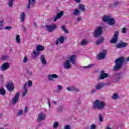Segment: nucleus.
Listing matches in <instances>:
<instances>
[{"instance_id":"obj_1","label":"nucleus","mask_w":129,"mask_h":129,"mask_svg":"<svg viewBox=\"0 0 129 129\" xmlns=\"http://www.w3.org/2000/svg\"><path fill=\"white\" fill-rule=\"evenodd\" d=\"M106 106L105 102L97 99L93 102L92 107L94 109H104Z\"/></svg>"},{"instance_id":"obj_2","label":"nucleus","mask_w":129,"mask_h":129,"mask_svg":"<svg viewBox=\"0 0 129 129\" xmlns=\"http://www.w3.org/2000/svg\"><path fill=\"white\" fill-rule=\"evenodd\" d=\"M124 62V58L121 57L115 60V66L113 68V70H119L121 67L122 66V64Z\"/></svg>"},{"instance_id":"obj_3","label":"nucleus","mask_w":129,"mask_h":129,"mask_svg":"<svg viewBox=\"0 0 129 129\" xmlns=\"http://www.w3.org/2000/svg\"><path fill=\"white\" fill-rule=\"evenodd\" d=\"M113 76L115 78V80L116 82H118L120 79H122L124 77L123 74L120 73H115L113 75Z\"/></svg>"},{"instance_id":"obj_4","label":"nucleus","mask_w":129,"mask_h":129,"mask_svg":"<svg viewBox=\"0 0 129 129\" xmlns=\"http://www.w3.org/2000/svg\"><path fill=\"white\" fill-rule=\"evenodd\" d=\"M102 34V27H98L96 28L94 32V37H98Z\"/></svg>"},{"instance_id":"obj_5","label":"nucleus","mask_w":129,"mask_h":129,"mask_svg":"<svg viewBox=\"0 0 129 129\" xmlns=\"http://www.w3.org/2000/svg\"><path fill=\"white\" fill-rule=\"evenodd\" d=\"M118 35H119V32L117 31H115L113 38H112L110 42L112 44H115V43L117 42V38L118 37Z\"/></svg>"},{"instance_id":"obj_6","label":"nucleus","mask_w":129,"mask_h":129,"mask_svg":"<svg viewBox=\"0 0 129 129\" xmlns=\"http://www.w3.org/2000/svg\"><path fill=\"white\" fill-rule=\"evenodd\" d=\"M76 58H77V56L75 55H70L68 57L69 61H70V63L73 65H75V64H76Z\"/></svg>"},{"instance_id":"obj_7","label":"nucleus","mask_w":129,"mask_h":129,"mask_svg":"<svg viewBox=\"0 0 129 129\" xmlns=\"http://www.w3.org/2000/svg\"><path fill=\"white\" fill-rule=\"evenodd\" d=\"M105 56H106V50H103L102 52H100L97 56L98 60H101L102 59H104L105 58Z\"/></svg>"},{"instance_id":"obj_8","label":"nucleus","mask_w":129,"mask_h":129,"mask_svg":"<svg viewBox=\"0 0 129 129\" xmlns=\"http://www.w3.org/2000/svg\"><path fill=\"white\" fill-rule=\"evenodd\" d=\"M46 28H47V30L48 32H53V31L56 30L57 26L55 24L52 25H46Z\"/></svg>"},{"instance_id":"obj_9","label":"nucleus","mask_w":129,"mask_h":129,"mask_svg":"<svg viewBox=\"0 0 129 129\" xmlns=\"http://www.w3.org/2000/svg\"><path fill=\"white\" fill-rule=\"evenodd\" d=\"M19 97H20V92H17L12 100L13 104H16V103L18 102V101L19 100Z\"/></svg>"},{"instance_id":"obj_10","label":"nucleus","mask_w":129,"mask_h":129,"mask_svg":"<svg viewBox=\"0 0 129 129\" xmlns=\"http://www.w3.org/2000/svg\"><path fill=\"white\" fill-rule=\"evenodd\" d=\"M106 77H108V74L104 73V71H101L100 75L98 78V80L104 79V78H106Z\"/></svg>"},{"instance_id":"obj_11","label":"nucleus","mask_w":129,"mask_h":129,"mask_svg":"<svg viewBox=\"0 0 129 129\" xmlns=\"http://www.w3.org/2000/svg\"><path fill=\"white\" fill-rule=\"evenodd\" d=\"M45 119H46V115L43 113H40L37 117L38 121H42V120H45Z\"/></svg>"},{"instance_id":"obj_12","label":"nucleus","mask_w":129,"mask_h":129,"mask_svg":"<svg viewBox=\"0 0 129 129\" xmlns=\"http://www.w3.org/2000/svg\"><path fill=\"white\" fill-rule=\"evenodd\" d=\"M35 4H36V0H28V4H27L26 8L29 9L31 7H34L35 6Z\"/></svg>"},{"instance_id":"obj_13","label":"nucleus","mask_w":129,"mask_h":129,"mask_svg":"<svg viewBox=\"0 0 129 129\" xmlns=\"http://www.w3.org/2000/svg\"><path fill=\"white\" fill-rule=\"evenodd\" d=\"M111 18V15H105L102 17V20L103 22L107 23Z\"/></svg>"},{"instance_id":"obj_14","label":"nucleus","mask_w":129,"mask_h":129,"mask_svg":"<svg viewBox=\"0 0 129 129\" xmlns=\"http://www.w3.org/2000/svg\"><path fill=\"white\" fill-rule=\"evenodd\" d=\"M10 63L5 62L3 63L1 66V69L2 71H5V70H7L10 68Z\"/></svg>"},{"instance_id":"obj_15","label":"nucleus","mask_w":129,"mask_h":129,"mask_svg":"<svg viewBox=\"0 0 129 129\" xmlns=\"http://www.w3.org/2000/svg\"><path fill=\"white\" fill-rule=\"evenodd\" d=\"M64 41H65V38L63 36H61L60 38H57L56 45L58 46V45H59V43L63 44V43H64Z\"/></svg>"},{"instance_id":"obj_16","label":"nucleus","mask_w":129,"mask_h":129,"mask_svg":"<svg viewBox=\"0 0 129 129\" xmlns=\"http://www.w3.org/2000/svg\"><path fill=\"white\" fill-rule=\"evenodd\" d=\"M104 86H105L104 83H99L95 86V88L97 90H100V89L103 88Z\"/></svg>"},{"instance_id":"obj_17","label":"nucleus","mask_w":129,"mask_h":129,"mask_svg":"<svg viewBox=\"0 0 129 129\" xmlns=\"http://www.w3.org/2000/svg\"><path fill=\"white\" fill-rule=\"evenodd\" d=\"M6 88L9 91H13L14 90V84L13 83H10L6 85Z\"/></svg>"},{"instance_id":"obj_18","label":"nucleus","mask_w":129,"mask_h":129,"mask_svg":"<svg viewBox=\"0 0 129 129\" xmlns=\"http://www.w3.org/2000/svg\"><path fill=\"white\" fill-rule=\"evenodd\" d=\"M63 15H64V11H61V12L57 13V14L56 15V16L54 19V21L56 22V21H57V20H58V19H60L61 18V17H62V16H63Z\"/></svg>"},{"instance_id":"obj_19","label":"nucleus","mask_w":129,"mask_h":129,"mask_svg":"<svg viewBox=\"0 0 129 129\" xmlns=\"http://www.w3.org/2000/svg\"><path fill=\"white\" fill-rule=\"evenodd\" d=\"M72 67L70 60H67L65 62V68L66 69H70Z\"/></svg>"},{"instance_id":"obj_20","label":"nucleus","mask_w":129,"mask_h":129,"mask_svg":"<svg viewBox=\"0 0 129 129\" xmlns=\"http://www.w3.org/2000/svg\"><path fill=\"white\" fill-rule=\"evenodd\" d=\"M68 91H79V90L75 87H69L66 88Z\"/></svg>"},{"instance_id":"obj_21","label":"nucleus","mask_w":129,"mask_h":129,"mask_svg":"<svg viewBox=\"0 0 129 129\" xmlns=\"http://www.w3.org/2000/svg\"><path fill=\"white\" fill-rule=\"evenodd\" d=\"M78 8L80 11L82 12H85V5L82 4H79L78 6Z\"/></svg>"},{"instance_id":"obj_22","label":"nucleus","mask_w":129,"mask_h":129,"mask_svg":"<svg viewBox=\"0 0 129 129\" xmlns=\"http://www.w3.org/2000/svg\"><path fill=\"white\" fill-rule=\"evenodd\" d=\"M44 50H45V47H44V46L43 45H37L36 47V50L37 52H41L42 51H44Z\"/></svg>"},{"instance_id":"obj_23","label":"nucleus","mask_w":129,"mask_h":129,"mask_svg":"<svg viewBox=\"0 0 129 129\" xmlns=\"http://www.w3.org/2000/svg\"><path fill=\"white\" fill-rule=\"evenodd\" d=\"M108 25H110V26H112L113 25H114L115 23V21L114 20V19L112 18V17L111 16V18L109 19V21L107 22Z\"/></svg>"},{"instance_id":"obj_24","label":"nucleus","mask_w":129,"mask_h":129,"mask_svg":"<svg viewBox=\"0 0 129 129\" xmlns=\"http://www.w3.org/2000/svg\"><path fill=\"white\" fill-rule=\"evenodd\" d=\"M27 83L24 84V87H23V89L24 90V92L22 93V96H25L27 93H28V89H27Z\"/></svg>"},{"instance_id":"obj_25","label":"nucleus","mask_w":129,"mask_h":129,"mask_svg":"<svg viewBox=\"0 0 129 129\" xmlns=\"http://www.w3.org/2000/svg\"><path fill=\"white\" fill-rule=\"evenodd\" d=\"M58 75L56 74H53L52 75H49L48 76L49 80H53V78H58Z\"/></svg>"},{"instance_id":"obj_26","label":"nucleus","mask_w":129,"mask_h":129,"mask_svg":"<svg viewBox=\"0 0 129 129\" xmlns=\"http://www.w3.org/2000/svg\"><path fill=\"white\" fill-rule=\"evenodd\" d=\"M40 59H41V63L43 64V65L47 64V61H46V59L45 58V55H41Z\"/></svg>"},{"instance_id":"obj_27","label":"nucleus","mask_w":129,"mask_h":129,"mask_svg":"<svg viewBox=\"0 0 129 129\" xmlns=\"http://www.w3.org/2000/svg\"><path fill=\"white\" fill-rule=\"evenodd\" d=\"M73 14L74 16H79L80 15V11L79 9H75Z\"/></svg>"},{"instance_id":"obj_28","label":"nucleus","mask_w":129,"mask_h":129,"mask_svg":"<svg viewBox=\"0 0 129 129\" xmlns=\"http://www.w3.org/2000/svg\"><path fill=\"white\" fill-rule=\"evenodd\" d=\"M124 47H126V43H121L117 45V48H124Z\"/></svg>"},{"instance_id":"obj_29","label":"nucleus","mask_w":129,"mask_h":129,"mask_svg":"<svg viewBox=\"0 0 129 129\" xmlns=\"http://www.w3.org/2000/svg\"><path fill=\"white\" fill-rule=\"evenodd\" d=\"M26 17V14L25 12H22L21 14V22H25V17Z\"/></svg>"},{"instance_id":"obj_30","label":"nucleus","mask_w":129,"mask_h":129,"mask_svg":"<svg viewBox=\"0 0 129 129\" xmlns=\"http://www.w3.org/2000/svg\"><path fill=\"white\" fill-rule=\"evenodd\" d=\"M111 98L112 99L116 100V99H118V98H119V96H118V94L117 93H115L112 96Z\"/></svg>"},{"instance_id":"obj_31","label":"nucleus","mask_w":129,"mask_h":129,"mask_svg":"<svg viewBox=\"0 0 129 129\" xmlns=\"http://www.w3.org/2000/svg\"><path fill=\"white\" fill-rule=\"evenodd\" d=\"M88 42V41H87V40L84 39L81 41V45L82 46H85V45H86V44H87Z\"/></svg>"},{"instance_id":"obj_32","label":"nucleus","mask_w":129,"mask_h":129,"mask_svg":"<svg viewBox=\"0 0 129 129\" xmlns=\"http://www.w3.org/2000/svg\"><path fill=\"white\" fill-rule=\"evenodd\" d=\"M16 43H17V44H20V43H21V39H20V35H16Z\"/></svg>"},{"instance_id":"obj_33","label":"nucleus","mask_w":129,"mask_h":129,"mask_svg":"<svg viewBox=\"0 0 129 129\" xmlns=\"http://www.w3.org/2000/svg\"><path fill=\"white\" fill-rule=\"evenodd\" d=\"M104 41V39L103 38H101L100 40L96 41V45H99V44H101L102 42Z\"/></svg>"},{"instance_id":"obj_34","label":"nucleus","mask_w":129,"mask_h":129,"mask_svg":"<svg viewBox=\"0 0 129 129\" xmlns=\"http://www.w3.org/2000/svg\"><path fill=\"white\" fill-rule=\"evenodd\" d=\"M121 3L119 1L115 2L113 4V7H118L120 5Z\"/></svg>"},{"instance_id":"obj_35","label":"nucleus","mask_w":129,"mask_h":129,"mask_svg":"<svg viewBox=\"0 0 129 129\" xmlns=\"http://www.w3.org/2000/svg\"><path fill=\"white\" fill-rule=\"evenodd\" d=\"M0 94H1V95H5V94H6V91L4 90L3 88L0 89Z\"/></svg>"},{"instance_id":"obj_36","label":"nucleus","mask_w":129,"mask_h":129,"mask_svg":"<svg viewBox=\"0 0 129 129\" xmlns=\"http://www.w3.org/2000/svg\"><path fill=\"white\" fill-rule=\"evenodd\" d=\"M76 22H77L78 23H79L80 22H81L82 21V18L81 17L78 16L75 19Z\"/></svg>"},{"instance_id":"obj_37","label":"nucleus","mask_w":129,"mask_h":129,"mask_svg":"<svg viewBox=\"0 0 129 129\" xmlns=\"http://www.w3.org/2000/svg\"><path fill=\"white\" fill-rule=\"evenodd\" d=\"M33 54H34V58H36V57H38L39 55L40 54L39 52H36L35 51H33Z\"/></svg>"},{"instance_id":"obj_38","label":"nucleus","mask_w":129,"mask_h":129,"mask_svg":"<svg viewBox=\"0 0 129 129\" xmlns=\"http://www.w3.org/2000/svg\"><path fill=\"white\" fill-rule=\"evenodd\" d=\"M14 3V0H9L8 3L9 7H12Z\"/></svg>"},{"instance_id":"obj_39","label":"nucleus","mask_w":129,"mask_h":129,"mask_svg":"<svg viewBox=\"0 0 129 129\" xmlns=\"http://www.w3.org/2000/svg\"><path fill=\"white\" fill-rule=\"evenodd\" d=\"M99 121H100V122H102V121H103V118L102 117V115L100 114L99 115Z\"/></svg>"},{"instance_id":"obj_40","label":"nucleus","mask_w":129,"mask_h":129,"mask_svg":"<svg viewBox=\"0 0 129 129\" xmlns=\"http://www.w3.org/2000/svg\"><path fill=\"white\" fill-rule=\"evenodd\" d=\"M58 126H59V123L57 122H54V123L53 124V128H57V127H58Z\"/></svg>"},{"instance_id":"obj_41","label":"nucleus","mask_w":129,"mask_h":129,"mask_svg":"<svg viewBox=\"0 0 129 129\" xmlns=\"http://www.w3.org/2000/svg\"><path fill=\"white\" fill-rule=\"evenodd\" d=\"M121 32L123 34H125V33H126V28H122L121 30Z\"/></svg>"},{"instance_id":"obj_42","label":"nucleus","mask_w":129,"mask_h":129,"mask_svg":"<svg viewBox=\"0 0 129 129\" xmlns=\"http://www.w3.org/2000/svg\"><path fill=\"white\" fill-rule=\"evenodd\" d=\"M28 62V57L27 56H25L23 59V63H26Z\"/></svg>"},{"instance_id":"obj_43","label":"nucleus","mask_w":129,"mask_h":129,"mask_svg":"<svg viewBox=\"0 0 129 129\" xmlns=\"http://www.w3.org/2000/svg\"><path fill=\"white\" fill-rule=\"evenodd\" d=\"M28 85L29 86H32L33 85V82L31 80H29L28 81Z\"/></svg>"},{"instance_id":"obj_44","label":"nucleus","mask_w":129,"mask_h":129,"mask_svg":"<svg viewBox=\"0 0 129 129\" xmlns=\"http://www.w3.org/2000/svg\"><path fill=\"white\" fill-rule=\"evenodd\" d=\"M23 114V111L22 110H20L19 111V112L17 113V115H22Z\"/></svg>"},{"instance_id":"obj_45","label":"nucleus","mask_w":129,"mask_h":129,"mask_svg":"<svg viewBox=\"0 0 129 129\" xmlns=\"http://www.w3.org/2000/svg\"><path fill=\"white\" fill-rule=\"evenodd\" d=\"M65 129H71V125H66Z\"/></svg>"},{"instance_id":"obj_46","label":"nucleus","mask_w":129,"mask_h":129,"mask_svg":"<svg viewBox=\"0 0 129 129\" xmlns=\"http://www.w3.org/2000/svg\"><path fill=\"white\" fill-rule=\"evenodd\" d=\"M92 66H93V65L90 64V65L84 67V68H91V67H92Z\"/></svg>"},{"instance_id":"obj_47","label":"nucleus","mask_w":129,"mask_h":129,"mask_svg":"<svg viewBox=\"0 0 129 129\" xmlns=\"http://www.w3.org/2000/svg\"><path fill=\"white\" fill-rule=\"evenodd\" d=\"M57 87L59 90H62V89H63V87H62L61 85H58Z\"/></svg>"},{"instance_id":"obj_48","label":"nucleus","mask_w":129,"mask_h":129,"mask_svg":"<svg viewBox=\"0 0 129 129\" xmlns=\"http://www.w3.org/2000/svg\"><path fill=\"white\" fill-rule=\"evenodd\" d=\"M95 89H92V90H91L90 91V93L91 94H93V93H95Z\"/></svg>"},{"instance_id":"obj_49","label":"nucleus","mask_w":129,"mask_h":129,"mask_svg":"<svg viewBox=\"0 0 129 129\" xmlns=\"http://www.w3.org/2000/svg\"><path fill=\"white\" fill-rule=\"evenodd\" d=\"M12 27L11 26H7L5 27V30H11Z\"/></svg>"},{"instance_id":"obj_50","label":"nucleus","mask_w":129,"mask_h":129,"mask_svg":"<svg viewBox=\"0 0 129 129\" xmlns=\"http://www.w3.org/2000/svg\"><path fill=\"white\" fill-rule=\"evenodd\" d=\"M24 111L25 113H27L28 112V107H25L24 109Z\"/></svg>"},{"instance_id":"obj_51","label":"nucleus","mask_w":129,"mask_h":129,"mask_svg":"<svg viewBox=\"0 0 129 129\" xmlns=\"http://www.w3.org/2000/svg\"><path fill=\"white\" fill-rule=\"evenodd\" d=\"M27 73H28V74H29V75H32V73L31 71H29V70H27Z\"/></svg>"},{"instance_id":"obj_52","label":"nucleus","mask_w":129,"mask_h":129,"mask_svg":"<svg viewBox=\"0 0 129 129\" xmlns=\"http://www.w3.org/2000/svg\"><path fill=\"white\" fill-rule=\"evenodd\" d=\"M3 21H0V28H2V27H3Z\"/></svg>"},{"instance_id":"obj_53","label":"nucleus","mask_w":129,"mask_h":129,"mask_svg":"<svg viewBox=\"0 0 129 129\" xmlns=\"http://www.w3.org/2000/svg\"><path fill=\"white\" fill-rule=\"evenodd\" d=\"M48 104L49 105V107H51V103H50V100L49 99H48Z\"/></svg>"},{"instance_id":"obj_54","label":"nucleus","mask_w":129,"mask_h":129,"mask_svg":"<svg viewBox=\"0 0 129 129\" xmlns=\"http://www.w3.org/2000/svg\"><path fill=\"white\" fill-rule=\"evenodd\" d=\"M75 1V2L78 3H79L81 2V0H74Z\"/></svg>"},{"instance_id":"obj_55","label":"nucleus","mask_w":129,"mask_h":129,"mask_svg":"<svg viewBox=\"0 0 129 129\" xmlns=\"http://www.w3.org/2000/svg\"><path fill=\"white\" fill-rule=\"evenodd\" d=\"M105 129H112L110 127V126H107L105 128Z\"/></svg>"},{"instance_id":"obj_56","label":"nucleus","mask_w":129,"mask_h":129,"mask_svg":"<svg viewBox=\"0 0 129 129\" xmlns=\"http://www.w3.org/2000/svg\"><path fill=\"white\" fill-rule=\"evenodd\" d=\"M125 61V62H129V57Z\"/></svg>"},{"instance_id":"obj_57","label":"nucleus","mask_w":129,"mask_h":129,"mask_svg":"<svg viewBox=\"0 0 129 129\" xmlns=\"http://www.w3.org/2000/svg\"><path fill=\"white\" fill-rule=\"evenodd\" d=\"M69 32H68V30L65 29V33L66 34H68Z\"/></svg>"},{"instance_id":"obj_58","label":"nucleus","mask_w":129,"mask_h":129,"mask_svg":"<svg viewBox=\"0 0 129 129\" xmlns=\"http://www.w3.org/2000/svg\"><path fill=\"white\" fill-rule=\"evenodd\" d=\"M62 30H63V31H65V26H62Z\"/></svg>"},{"instance_id":"obj_59","label":"nucleus","mask_w":129,"mask_h":129,"mask_svg":"<svg viewBox=\"0 0 129 129\" xmlns=\"http://www.w3.org/2000/svg\"><path fill=\"white\" fill-rule=\"evenodd\" d=\"M81 104V101H80V100H79V101L78 102V104Z\"/></svg>"},{"instance_id":"obj_60","label":"nucleus","mask_w":129,"mask_h":129,"mask_svg":"<svg viewBox=\"0 0 129 129\" xmlns=\"http://www.w3.org/2000/svg\"><path fill=\"white\" fill-rule=\"evenodd\" d=\"M4 59H6V56H3L2 57V59L4 60Z\"/></svg>"},{"instance_id":"obj_61","label":"nucleus","mask_w":129,"mask_h":129,"mask_svg":"<svg viewBox=\"0 0 129 129\" xmlns=\"http://www.w3.org/2000/svg\"><path fill=\"white\" fill-rule=\"evenodd\" d=\"M34 27H35L36 28H37V24L36 23H34Z\"/></svg>"},{"instance_id":"obj_62","label":"nucleus","mask_w":129,"mask_h":129,"mask_svg":"<svg viewBox=\"0 0 129 129\" xmlns=\"http://www.w3.org/2000/svg\"><path fill=\"white\" fill-rule=\"evenodd\" d=\"M53 103L54 104H57V102H56V101H53Z\"/></svg>"},{"instance_id":"obj_63","label":"nucleus","mask_w":129,"mask_h":129,"mask_svg":"<svg viewBox=\"0 0 129 129\" xmlns=\"http://www.w3.org/2000/svg\"><path fill=\"white\" fill-rule=\"evenodd\" d=\"M23 30L25 31V32H26V27H23Z\"/></svg>"},{"instance_id":"obj_64","label":"nucleus","mask_w":129,"mask_h":129,"mask_svg":"<svg viewBox=\"0 0 129 129\" xmlns=\"http://www.w3.org/2000/svg\"><path fill=\"white\" fill-rule=\"evenodd\" d=\"M62 107H63V106H61L60 107V108H62Z\"/></svg>"}]
</instances>
